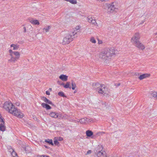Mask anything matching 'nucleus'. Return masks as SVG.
Segmentation results:
<instances>
[{
    "instance_id": "obj_1",
    "label": "nucleus",
    "mask_w": 157,
    "mask_h": 157,
    "mask_svg": "<svg viewBox=\"0 0 157 157\" xmlns=\"http://www.w3.org/2000/svg\"><path fill=\"white\" fill-rule=\"evenodd\" d=\"M3 107L9 113L18 118H22L24 116L23 113L20 112V110L16 108L10 102H5L3 104Z\"/></svg>"
},
{
    "instance_id": "obj_2",
    "label": "nucleus",
    "mask_w": 157,
    "mask_h": 157,
    "mask_svg": "<svg viewBox=\"0 0 157 157\" xmlns=\"http://www.w3.org/2000/svg\"><path fill=\"white\" fill-rule=\"evenodd\" d=\"M115 51L112 48L105 49L99 53V58L104 60H107L115 54Z\"/></svg>"
},
{
    "instance_id": "obj_3",
    "label": "nucleus",
    "mask_w": 157,
    "mask_h": 157,
    "mask_svg": "<svg viewBox=\"0 0 157 157\" xmlns=\"http://www.w3.org/2000/svg\"><path fill=\"white\" fill-rule=\"evenodd\" d=\"M140 38L139 33H136L132 38L131 41L136 47L143 50L144 49L145 47L144 45L139 41Z\"/></svg>"
},
{
    "instance_id": "obj_4",
    "label": "nucleus",
    "mask_w": 157,
    "mask_h": 157,
    "mask_svg": "<svg viewBox=\"0 0 157 157\" xmlns=\"http://www.w3.org/2000/svg\"><path fill=\"white\" fill-rule=\"evenodd\" d=\"M77 33V32L74 31L69 33L68 34H67L63 39L62 42L63 44L65 45L68 44L70 42L72 41L75 37L77 36H75Z\"/></svg>"
},
{
    "instance_id": "obj_5",
    "label": "nucleus",
    "mask_w": 157,
    "mask_h": 157,
    "mask_svg": "<svg viewBox=\"0 0 157 157\" xmlns=\"http://www.w3.org/2000/svg\"><path fill=\"white\" fill-rule=\"evenodd\" d=\"M102 150L103 147L101 146L98 145L95 148L94 152L98 157H106L105 152Z\"/></svg>"
},
{
    "instance_id": "obj_6",
    "label": "nucleus",
    "mask_w": 157,
    "mask_h": 157,
    "mask_svg": "<svg viewBox=\"0 0 157 157\" xmlns=\"http://www.w3.org/2000/svg\"><path fill=\"white\" fill-rule=\"evenodd\" d=\"M93 85L94 86V88L98 91L99 93L101 94H105V86L104 84H100L98 83H93Z\"/></svg>"
},
{
    "instance_id": "obj_7",
    "label": "nucleus",
    "mask_w": 157,
    "mask_h": 157,
    "mask_svg": "<svg viewBox=\"0 0 157 157\" xmlns=\"http://www.w3.org/2000/svg\"><path fill=\"white\" fill-rule=\"evenodd\" d=\"M108 6V11L110 13L113 12L114 11H115L116 10H117V8L115 7L113 2L109 4Z\"/></svg>"
},
{
    "instance_id": "obj_8",
    "label": "nucleus",
    "mask_w": 157,
    "mask_h": 157,
    "mask_svg": "<svg viewBox=\"0 0 157 157\" xmlns=\"http://www.w3.org/2000/svg\"><path fill=\"white\" fill-rule=\"evenodd\" d=\"M86 136L89 137H91L92 138H94V136L93 135V132L89 130H87L86 132Z\"/></svg>"
},
{
    "instance_id": "obj_9",
    "label": "nucleus",
    "mask_w": 157,
    "mask_h": 157,
    "mask_svg": "<svg viewBox=\"0 0 157 157\" xmlns=\"http://www.w3.org/2000/svg\"><path fill=\"white\" fill-rule=\"evenodd\" d=\"M150 76V74H144L140 75L139 77V79L140 80H142L145 78L149 77Z\"/></svg>"
},
{
    "instance_id": "obj_10",
    "label": "nucleus",
    "mask_w": 157,
    "mask_h": 157,
    "mask_svg": "<svg viewBox=\"0 0 157 157\" xmlns=\"http://www.w3.org/2000/svg\"><path fill=\"white\" fill-rule=\"evenodd\" d=\"M42 99L44 101L48 104H50L52 105H54L52 103V102L47 99L45 97L43 96L42 97Z\"/></svg>"
},
{
    "instance_id": "obj_11",
    "label": "nucleus",
    "mask_w": 157,
    "mask_h": 157,
    "mask_svg": "<svg viewBox=\"0 0 157 157\" xmlns=\"http://www.w3.org/2000/svg\"><path fill=\"white\" fill-rule=\"evenodd\" d=\"M59 78L64 81H66L67 80V76L65 75H62L59 76Z\"/></svg>"
},
{
    "instance_id": "obj_12",
    "label": "nucleus",
    "mask_w": 157,
    "mask_h": 157,
    "mask_svg": "<svg viewBox=\"0 0 157 157\" xmlns=\"http://www.w3.org/2000/svg\"><path fill=\"white\" fill-rule=\"evenodd\" d=\"M41 105L43 107L45 108L47 110L50 109H51V107L47 103H42Z\"/></svg>"
},
{
    "instance_id": "obj_13",
    "label": "nucleus",
    "mask_w": 157,
    "mask_h": 157,
    "mask_svg": "<svg viewBox=\"0 0 157 157\" xmlns=\"http://www.w3.org/2000/svg\"><path fill=\"white\" fill-rule=\"evenodd\" d=\"M49 115L52 117L57 118L58 116V114L57 113L52 112L50 113Z\"/></svg>"
},
{
    "instance_id": "obj_14",
    "label": "nucleus",
    "mask_w": 157,
    "mask_h": 157,
    "mask_svg": "<svg viewBox=\"0 0 157 157\" xmlns=\"http://www.w3.org/2000/svg\"><path fill=\"white\" fill-rule=\"evenodd\" d=\"M87 118L86 117L82 118L79 120V121H78V122H80L81 124H83L86 123V121H87Z\"/></svg>"
},
{
    "instance_id": "obj_15",
    "label": "nucleus",
    "mask_w": 157,
    "mask_h": 157,
    "mask_svg": "<svg viewBox=\"0 0 157 157\" xmlns=\"http://www.w3.org/2000/svg\"><path fill=\"white\" fill-rule=\"evenodd\" d=\"M30 21L33 24L39 25V22L38 21L36 20H33V19H31Z\"/></svg>"
},
{
    "instance_id": "obj_16",
    "label": "nucleus",
    "mask_w": 157,
    "mask_h": 157,
    "mask_svg": "<svg viewBox=\"0 0 157 157\" xmlns=\"http://www.w3.org/2000/svg\"><path fill=\"white\" fill-rule=\"evenodd\" d=\"M6 127L5 126V124L1 123L0 124V130L2 131H4L5 130Z\"/></svg>"
},
{
    "instance_id": "obj_17",
    "label": "nucleus",
    "mask_w": 157,
    "mask_h": 157,
    "mask_svg": "<svg viewBox=\"0 0 157 157\" xmlns=\"http://www.w3.org/2000/svg\"><path fill=\"white\" fill-rule=\"evenodd\" d=\"M44 141L46 143H48V144L49 145H51L52 146L54 145V144L53 143L52 140V139L50 140V139H48L47 140H45Z\"/></svg>"
},
{
    "instance_id": "obj_18",
    "label": "nucleus",
    "mask_w": 157,
    "mask_h": 157,
    "mask_svg": "<svg viewBox=\"0 0 157 157\" xmlns=\"http://www.w3.org/2000/svg\"><path fill=\"white\" fill-rule=\"evenodd\" d=\"M11 56V58L9 60V61L10 62H15V61H17L18 59H17L16 58V57H13L12 56Z\"/></svg>"
},
{
    "instance_id": "obj_19",
    "label": "nucleus",
    "mask_w": 157,
    "mask_h": 157,
    "mask_svg": "<svg viewBox=\"0 0 157 157\" xmlns=\"http://www.w3.org/2000/svg\"><path fill=\"white\" fill-rule=\"evenodd\" d=\"M99 102L102 105L103 107H105L107 106V105H108V104L106 103V102L105 101H99Z\"/></svg>"
},
{
    "instance_id": "obj_20",
    "label": "nucleus",
    "mask_w": 157,
    "mask_h": 157,
    "mask_svg": "<svg viewBox=\"0 0 157 157\" xmlns=\"http://www.w3.org/2000/svg\"><path fill=\"white\" fill-rule=\"evenodd\" d=\"M70 82H67L66 83V85H64L63 86L65 88H69L71 89V86H70Z\"/></svg>"
},
{
    "instance_id": "obj_21",
    "label": "nucleus",
    "mask_w": 157,
    "mask_h": 157,
    "mask_svg": "<svg viewBox=\"0 0 157 157\" xmlns=\"http://www.w3.org/2000/svg\"><path fill=\"white\" fill-rule=\"evenodd\" d=\"M13 54L16 56V58L19 59L20 57V54L18 52H14Z\"/></svg>"
},
{
    "instance_id": "obj_22",
    "label": "nucleus",
    "mask_w": 157,
    "mask_h": 157,
    "mask_svg": "<svg viewBox=\"0 0 157 157\" xmlns=\"http://www.w3.org/2000/svg\"><path fill=\"white\" fill-rule=\"evenodd\" d=\"M151 95L154 98H156L157 100V92H154L151 94Z\"/></svg>"
},
{
    "instance_id": "obj_23",
    "label": "nucleus",
    "mask_w": 157,
    "mask_h": 157,
    "mask_svg": "<svg viewBox=\"0 0 157 157\" xmlns=\"http://www.w3.org/2000/svg\"><path fill=\"white\" fill-rule=\"evenodd\" d=\"M10 46L11 47H13V50H17V49L19 48V46L15 45L14 44H12Z\"/></svg>"
},
{
    "instance_id": "obj_24",
    "label": "nucleus",
    "mask_w": 157,
    "mask_h": 157,
    "mask_svg": "<svg viewBox=\"0 0 157 157\" xmlns=\"http://www.w3.org/2000/svg\"><path fill=\"white\" fill-rule=\"evenodd\" d=\"M58 94L61 97H66V96H65L64 93L63 92H59L58 93Z\"/></svg>"
},
{
    "instance_id": "obj_25",
    "label": "nucleus",
    "mask_w": 157,
    "mask_h": 157,
    "mask_svg": "<svg viewBox=\"0 0 157 157\" xmlns=\"http://www.w3.org/2000/svg\"><path fill=\"white\" fill-rule=\"evenodd\" d=\"M51 28V27L50 26H48L46 28H44L43 29V32H47L48 31L49 29Z\"/></svg>"
},
{
    "instance_id": "obj_26",
    "label": "nucleus",
    "mask_w": 157,
    "mask_h": 157,
    "mask_svg": "<svg viewBox=\"0 0 157 157\" xmlns=\"http://www.w3.org/2000/svg\"><path fill=\"white\" fill-rule=\"evenodd\" d=\"M71 85L72 89L73 90H75L76 87L75 83L74 82H72L71 83Z\"/></svg>"
},
{
    "instance_id": "obj_27",
    "label": "nucleus",
    "mask_w": 157,
    "mask_h": 157,
    "mask_svg": "<svg viewBox=\"0 0 157 157\" xmlns=\"http://www.w3.org/2000/svg\"><path fill=\"white\" fill-rule=\"evenodd\" d=\"M58 141L56 139H55V138H54V142L55 145H58L59 144V143Z\"/></svg>"
},
{
    "instance_id": "obj_28",
    "label": "nucleus",
    "mask_w": 157,
    "mask_h": 157,
    "mask_svg": "<svg viewBox=\"0 0 157 157\" xmlns=\"http://www.w3.org/2000/svg\"><path fill=\"white\" fill-rule=\"evenodd\" d=\"M90 41L92 43H96V41L94 39V37H91L90 39Z\"/></svg>"
},
{
    "instance_id": "obj_29",
    "label": "nucleus",
    "mask_w": 157,
    "mask_h": 157,
    "mask_svg": "<svg viewBox=\"0 0 157 157\" xmlns=\"http://www.w3.org/2000/svg\"><path fill=\"white\" fill-rule=\"evenodd\" d=\"M69 2L73 4H75L77 3V1L76 0H70Z\"/></svg>"
},
{
    "instance_id": "obj_30",
    "label": "nucleus",
    "mask_w": 157,
    "mask_h": 157,
    "mask_svg": "<svg viewBox=\"0 0 157 157\" xmlns=\"http://www.w3.org/2000/svg\"><path fill=\"white\" fill-rule=\"evenodd\" d=\"M91 23L93 25H97V24L95 19H93Z\"/></svg>"
},
{
    "instance_id": "obj_31",
    "label": "nucleus",
    "mask_w": 157,
    "mask_h": 157,
    "mask_svg": "<svg viewBox=\"0 0 157 157\" xmlns=\"http://www.w3.org/2000/svg\"><path fill=\"white\" fill-rule=\"evenodd\" d=\"M55 138L58 141H62L63 140V138L61 137H57Z\"/></svg>"
},
{
    "instance_id": "obj_32",
    "label": "nucleus",
    "mask_w": 157,
    "mask_h": 157,
    "mask_svg": "<svg viewBox=\"0 0 157 157\" xmlns=\"http://www.w3.org/2000/svg\"><path fill=\"white\" fill-rule=\"evenodd\" d=\"M88 21L90 23L92 22V20H93V18H92V17H90V18H88Z\"/></svg>"
},
{
    "instance_id": "obj_33",
    "label": "nucleus",
    "mask_w": 157,
    "mask_h": 157,
    "mask_svg": "<svg viewBox=\"0 0 157 157\" xmlns=\"http://www.w3.org/2000/svg\"><path fill=\"white\" fill-rule=\"evenodd\" d=\"M0 122H1V123L5 124V122L1 117H0Z\"/></svg>"
},
{
    "instance_id": "obj_34",
    "label": "nucleus",
    "mask_w": 157,
    "mask_h": 157,
    "mask_svg": "<svg viewBox=\"0 0 157 157\" xmlns=\"http://www.w3.org/2000/svg\"><path fill=\"white\" fill-rule=\"evenodd\" d=\"M9 52L10 53V55L11 56H12V53L13 54V52H13L11 50H9Z\"/></svg>"
},
{
    "instance_id": "obj_35",
    "label": "nucleus",
    "mask_w": 157,
    "mask_h": 157,
    "mask_svg": "<svg viewBox=\"0 0 157 157\" xmlns=\"http://www.w3.org/2000/svg\"><path fill=\"white\" fill-rule=\"evenodd\" d=\"M57 83L61 85H64V83L62 82H61V81H58Z\"/></svg>"
},
{
    "instance_id": "obj_36",
    "label": "nucleus",
    "mask_w": 157,
    "mask_h": 157,
    "mask_svg": "<svg viewBox=\"0 0 157 157\" xmlns=\"http://www.w3.org/2000/svg\"><path fill=\"white\" fill-rule=\"evenodd\" d=\"M80 27L79 26H78L76 27L75 28V30H79L80 29Z\"/></svg>"
},
{
    "instance_id": "obj_37",
    "label": "nucleus",
    "mask_w": 157,
    "mask_h": 157,
    "mask_svg": "<svg viewBox=\"0 0 157 157\" xmlns=\"http://www.w3.org/2000/svg\"><path fill=\"white\" fill-rule=\"evenodd\" d=\"M91 152H92V151L90 150H88L87 152V153H86V154H90V153H91Z\"/></svg>"
},
{
    "instance_id": "obj_38",
    "label": "nucleus",
    "mask_w": 157,
    "mask_h": 157,
    "mask_svg": "<svg viewBox=\"0 0 157 157\" xmlns=\"http://www.w3.org/2000/svg\"><path fill=\"white\" fill-rule=\"evenodd\" d=\"M98 43L99 44H101L102 43V41L101 40H99L98 39Z\"/></svg>"
},
{
    "instance_id": "obj_39",
    "label": "nucleus",
    "mask_w": 157,
    "mask_h": 157,
    "mask_svg": "<svg viewBox=\"0 0 157 157\" xmlns=\"http://www.w3.org/2000/svg\"><path fill=\"white\" fill-rule=\"evenodd\" d=\"M91 121H92V119H87V121L86 122H90Z\"/></svg>"
},
{
    "instance_id": "obj_40",
    "label": "nucleus",
    "mask_w": 157,
    "mask_h": 157,
    "mask_svg": "<svg viewBox=\"0 0 157 157\" xmlns=\"http://www.w3.org/2000/svg\"><path fill=\"white\" fill-rule=\"evenodd\" d=\"M46 94L48 95H49L50 94V92L49 91H47L46 92Z\"/></svg>"
},
{
    "instance_id": "obj_41",
    "label": "nucleus",
    "mask_w": 157,
    "mask_h": 157,
    "mask_svg": "<svg viewBox=\"0 0 157 157\" xmlns=\"http://www.w3.org/2000/svg\"><path fill=\"white\" fill-rule=\"evenodd\" d=\"M16 105H17V106H19V105H20V103L18 102H16Z\"/></svg>"
},
{
    "instance_id": "obj_42",
    "label": "nucleus",
    "mask_w": 157,
    "mask_h": 157,
    "mask_svg": "<svg viewBox=\"0 0 157 157\" xmlns=\"http://www.w3.org/2000/svg\"><path fill=\"white\" fill-rule=\"evenodd\" d=\"M120 85V83H118V84L116 83L115 84V85L116 86H119Z\"/></svg>"
},
{
    "instance_id": "obj_43",
    "label": "nucleus",
    "mask_w": 157,
    "mask_h": 157,
    "mask_svg": "<svg viewBox=\"0 0 157 157\" xmlns=\"http://www.w3.org/2000/svg\"><path fill=\"white\" fill-rule=\"evenodd\" d=\"M41 157H49V156H48L47 155H42L41 156Z\"/></svg>"
},
{
    "instance_id": "obj_44",
    "label": "nucleus",
    "mask_w": 157,
    "mask_h": 157,
    "mask_svg": "<svg viewBox=\"0 0 157 157\" xmlns=\"http://www.w3.org/2000/svg\"><path fill=\"white\" fill-rule=\"evenodd\" d=\"M24 32L25 33L26 32V29L25 27H24Z\"/></svg>"
},
{
    "instance_id": "obj_45",
    "label": "nucleus",
    "mask_w": 157,
    "mask_h": 157,
    "mask_svg": "<svg viewBox=\"0 0 157 157\" xmlns=\"http://www.w3.org/2000/svg\"><path fill=\"white\" fill-rule=\"evenodd\" d=\"M44 146L46 148H49V147L47 146H46V145H44Z\"/></svg>"
},
{
    "instance_id": "obj_46",
    "label": "nucleus",
    "mask_w": 157,
    "mask_h": 157,
    "mask_svg": "<svg viewBox=\"0 0 157 157\" xmlns=\"http://www.w3.org/2000/svg\"><path fill=\"white\" fill-rule=\"evenodd\" d=\"M98 133H99L100 134H101V133H105V132H99Z\"/></svg>"
},
{
    "instance_id": "obj_47",
    "label": "nucleus",
    "mask_w": 157,
    "mask_h": 157,
    "mask_svg": "<svg viewBox=\"0 0 157 157\" xmlns=\"http://www.w3.org/2000/svg\"><path fill=\"white\" fill-rule=\"evenodd\" d=\"M12 154V155H13V154H15V155H17V154L15 152H13Z\"/></svg>"
},
{
    "instance_id": "obj_48",
    "label": "nucleus",
    "mask_w": 157,
    "mask_h": 157,
    "mask_svg": "<svg viewBox=\"0 0 157 157\" xmlns=\"http://www.w3.org/2000/svg\"><path fill=\"white\" fill-rule=\"evenodd\" d=\"M74 122H75V123H78V121H76V120H74ZM78 121H79V120Z\"/></svg>"
},
{
    "instance_id": "obj_49",
    "label": "nucleus",
    "mask_w": 157,
    "mask_h": 157,
    "mask_svg": "<svg viewBox=\"0 0 157 157\" xmlns=\"http://www.w3.org/2000/svg\"><path fill=\"white\" fill-rule=\"evenodd\" d=\"M155 36L157 35V33H156L154 34Z\"/></svg>"
},
{
    "instance_id": "obj_50",
    "label": "nucleus",
    "mask_w": 157,
    "mask_h": 157,
    "mask_svg": "<svg viewBox=\"0 0 157 157\" xmlns=\"http://www.w3.org/2000/svg\"><path fill=\"white\" fill-rule=\"evenodd\" d=\"M49 90H52V88H49Z\"/></svg>"
},
{
    "instance_id": "obj_51",
    "label": "nucleus",
    "mask_w": 157,
    "mask_h": 157,
    "mask_svg": "<svg viewBox=\"0 0 157 157\" xmlns=\"http://www.w3.org/2000/svg\"><path fill=\"white\" fill-rule=\"evenodd\" d=\"M115 157H117V156H116Z\"/></svg>"
}]
</instances>
